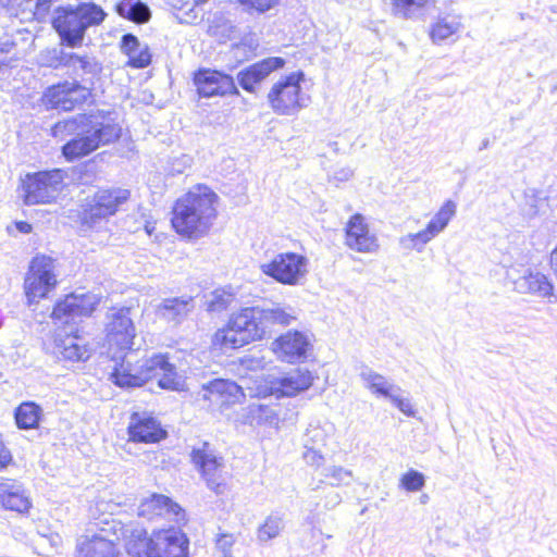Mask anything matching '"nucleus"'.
<instances>
[{"label":"nucleus","mask_w":557,"mask_h":557,"mask_svg":"<svg viewBox=\"0 0 557 557\" xmlns=\"http://www.w3.org/2000/svg\"><path fill=\"white\" fill-rule=\"evenodd\" d=\"M126 541L128 554L134 557H185L187 540L177 529L158 530L151 536L141 528L124 525L112 519L102 527H89L79 539L78 549L83 557H114L116 544Z\"/></svg>","instance_id":"1"},{"label":"nucleus","mask_w":557,"mask_h":557,"mask_svg":"<svg viewBox=\"0 0 557 557\" xmlns=\"http://www.w3.org/2000/svg\"><path fill=\"white\" fill-rule=\"evenodd\" d=\"M297 317V310L289 305L243 308L230 318L224 329L215 332L212 344L222 350L236 349L262 339L274 325H290Z\"/></svg>","instance_id":"2"},{"label":"nucleus","mask_w":557,"mask_h":557,"mask_svg":"<svg viewBox=\"0 0 557 557\" xmlns=\"http://www.w3.org/2000/svg\"><path fill=\"white\" fill-rule=\"evenodd\" d=\"M219 196L206 185H196L180 197L173 206L172 226L177 234L200 238L212 227Z\"/></svg>","instance_id":"3"},{"label":"nucleus","mask_w":557,"mask_h":557,"mask_svg":"<svg viewBox=\"0 0 557 557\" xmlns=\"http://www.w3.org/2000/svg\"><path fill=\"white\" fill-rule=\"evenodd\" d=\"M107 16L103 9L94 2L59 8L52 25L61 42L70 48L79 47L89 27L100 25Z\"/></svg>","instance_id":"4"},{"label":"nucleus","mask_w":557,"mask_h":557,"mask_svg":"<svg viewBox=\"0 0 557 557\" xmlns=\"http://www.w3.org/2000/svg\"><path fill=\"white\" fill-rule=\"evenodd\" d=\"M121 132V126L109 116L100 113L88 114L82 136L67 141L62 147V153L69 161L83 158L99 147L117 140Z\"/></svg>","instance_id":"5"},{"label":"nucleus","mask_w":557,"mask_h":557,"mask_svg":"<svg viewBox=\"0 0 557 557\" xmlns=\"http://www.w3.org/2000/svg\"><path fill=\"white\" fill-rule=\"evenodd\" d=\"M305 79L301 71L293 72L276 83L268 92V102L278 115H294L307 106L308 97L301 92L300 83Z\"/></svg>","instance_id":"6"},{"label":"nucleus","mask_w":557,"mask_h":557,"mask_svg":"<svg viewBox=\"0 0 557 557\" xmlns=\"http://www.w3.org/2000/svg\"><path fill=\"white\" fill-rule=\"evenodd\" d=\"M259 268L264 275L280 284L297 286L302 284L309 273V260L296 252H280Z\"/></svg>","instance_id":"7"},{"label":"nucleus","mask_w":557,"mask_h":557,"mask_svg":"<svg viewBox=\"0 0 557 557\" xmlns=\"http://www.w3.org/2000/svg\"><path fill=\"white\" fill-rule=\"evenodd\" d=\"M54 260L45 255H38L30 261L24 280V290L28 305L37 304L46 298L57 285Z\"/></svg>","instance_id":"8"},{"label":"nucleus","mask_w":557,"mask_h":557,"mask_svg":"<svg viewBox=\"0 0 557 557\" xmlns=\"http://www.w3.org/2000/svg\"><path fill=\"white\" fill-rule=\"evenodd\" d=\"M65 173L60 169L28 174L23 181V198L26 205L47 203L57 198L64 185Z\"/></svg>","instance_id":"9"},{"label":"nucleus","mask_w":557,"mask_h":557,"mask_svg":"<svg viewBox=\"0 0 557 557\" xmlns=\"http://www.w3.org/2000/svg\"><path fill=\"white\" fill-rule=\"evenodd\" d=\"M190 457L193 463L205 479L207 486L214 493L222 494L225 490L223 458L216 456L208 443H203L201 447L194 448Z\"/></svg>","instance_id":"10"},{"label":"nucleus","mask_w":557,"mask_h":557,"mask_svg":"<svg viewBox=\"0 0 557 557\" xmlns=\"http://www.w3.org/2000/svg\"><path fill=\"white\" fill-rule=\"evenodd\" d=\"M456 209L457 206L453 200L445 201L424 230L403 236L400 244L407 249L422 251L428 243L444 232L450 220L456 215Z\"/></svg>","instance_id":"11"},{"label":"nucleus","mask_w":557,"mask_h":557,"mask_svg":"<svg viewBox=\"0 0 557 557\" xmlns=\"http://www.w3.org/2000/svg\"><path fill=\"white\" fill-rule=\"evenodd\" d=\"M129 195L128 189L122 188L98 190L83 213V223L94 226L100 220L113 215L128 200Z\"/></svg>","instance_id":"12"},{"label":"nucleus","mask_w":557,"mask_h":557,"mask_svg":"<svg viewBox=\"0 0 557 557\" xmlns=\"http://www.w3.org/2000/svg\"><path fill=\"white\" fill-rule=\"evenodd\" d=\"M90 89L76 81H64L50 86L44 94V102L51 109L71 111L87 101Z\"/></svg>","instance_id":"13"},{"label":"nucleus","mask_w":557,"mask_h":557,"mask_svg":"<svg viewBox=\"0 0 557 557\" xmlns=\"http://www.w3.org/2000/svg\"><path fill=\"white\" fill-rule=\"evenodd\" d=\"M106 337L110 347L132 349L136 336L129 308L112 309L107 314Z\"/></svg>","instance_id":"14"},{"label":"nucleus","mask_w":557,"mask_h":557,"mask_svg":"<svg viewBox=\"0 0 557 557\" xmlns=\"http://www.w3.org/2000/svg\"><path fill=\"white\" fill-rule=\"evenodd\" d=\"M193 81L200 97L210 98L239 95L234 78L216 70L199 69L194 73Z\"/></svg>","instance_id":"15"},{"label":"nucleus","mask_w":557,"mask_h":557,"mask_svg":"<svg viewBox=\"0 0 557 557\" xmlns=\"http://www.w3.org/2000/svg\"><path fill=\"white\" fill-rule=\"evenodd\" d=\"M100 298L91 293H73L63 300L58 301L52 311V318L61 323L69 324L76 318L90 315Z\"/></svg>","instance_id":"16"},{"label":"nucleus","mask_w":557,"mask_h":557,"mask_svg":"<svg viewBox=\"0 0 557 557\" xmlns=\"http://www.w3.org/2000/svg\"><path fill=\"white\" fill-rule=\"evenodd\" d=\"M144 367L149 372V380L158 379V385L163 389L183 391L185 388V377L178 373L176 367L169 362L165 355H153L146 361Z\"/></svg>","instance_id":"17"},{"label":"nucleus","mask_w":557,"mask_h":557,"mask_svg":"<svg viewBox=\"0 0 557 557\" xmlns=\"http://www.w3.org/2000/svg\"><path fill=\"white\" fill-rule=\"evenodd\" d=\"M346 245L358 252H375L380 245L375 234L371 233L364 218L354 214L346 225Z\"/></svg>","instance_id":"18"},{"label":"nucleus","mask_w":557,"mask_h":557,"mask_svg":"<svg viewBox=\"0 0 557 557\" xmlns=\"http://www.w3.org/2000/svg\"><path fill=\"white\" fill-rule=\"evenodd\" d=\"M309 346L308 337L298 331H289L272 343V349L277 358L289 363L305 359Z\"/></svg>","instance_id":"19"},{"label":"nucleus","mask_w":557,"mask_h":557,"mask_svg":"<svg viewBox=\"0 0 557 557\" xmlns=\"http://www.w3.org/2000/svg\"><path fill=\"white\" fill-rule=\"evenodd\" d=\"M138 516L148 520L164 517L180 522L184 519L182 508L170 497L162 494H151L144 498L138 506Z\"/></svg>","instance_id":"20"},{"label":"nucleus","mask_w":557,"mask_h":557,"mask_svg":"<svg viewBox=\"0 0 557 557\" xmlns=\"http://www.w3.org/2000/svg\"><path fill=\"white\" fill-rule=\"evenodd\" d=\"M0 506L24 515L32 508V500L24 485L12 479L0 481Z\"/></svg>","instance_id":"21"},{"label":"nucleus","mask_w":557,"mask_h":557,"mask_svg":"<svg viewBox=\"0 0 557 557\" xmlns=\"http://www.w3.org/2000/svg\"><path fill=\"white\" fill-rule=\"evenodd\" d=\"M285 60L280 57L265 58L247 66L237 74V81L243 89L253 92L255 85L264 81L272 72L282 69Z\"/></svg>","instance_id":"22"},{"label":"nucleus","mask_w":557,"mask_h":557,"mask_svg":"<svg viewBox=\"0 0 557 557\" xmlns=\"http://www.w3.org/2000/svg\"><path fill=\"white\" fill-rule=\"evenodd\" d=\"M128 434L135 442L156 443L165 437L166 431L150 414L135 412L131 418Z\"/></svg>","instance_id":"23"},{"label":"nucleus","mask_w":557,"mask_h":557,"mask_svg":"<svg viewBox=\"0 0 557 557\" xmlns=\"http://www.w3.org/2000/svg\"><path fill=\"white\" fill-rule=\"evenodd\" d=\"M199 395L203 400L215 405L239 403L244 397L242 386L233 381L223 379H216L208 384H203Z\"/></svg>","instance_id":"24"},{"label":"nucleus","mask_w":557,"mask_h":557,"mask_svg":"<svg viewBox=\"0 0 557 557\" xmlns=\"http://www.w3.org/2000/svg\"><path fill=\"white\" fill-rule=\"evenodd\" d=\"M312 383V373L307 369L297 368L272 382L271 394H275L277 397H292L307 391Z\"/></svg>","instance_id":"25"},{"label":"nucleus","mask_w":557,"mask_h":557,"mask_svg":"<svg viewBox=\"0 0 557 557\" xmlns=\"http://www.w3.org/2000/svg\"><path fill=\"white\" fill-rule=\"evenodd\" d=\"M54 355L70 361H81L88 358V350L83 339L72 331L60 330L54 336Z\"/></svg>","instance_id":"26"},{"label":"nucleus","mask_w":557,"mask_h":557,"mask_svg":"<svg viewBox=\"0 0 557 557\" xmlns=\"http://www.w3.org/2000/svg\"><path fill=\"white\" fill-rule=\"evenodd\" d=\"M54 355L70 361H81L88 358V350L83 339L72 331L60 330L54 336Z\"/></svg>","instance_id":"27"},{"label":"nucleus","mask_w":557,"mask_h":557,"mask_svg":"<svg viewBox=\"0 0 557 557\" xmlns=\"http://www.w3.org/2000/svg\"><path fill=\"white\" fill-rule=\"evenodd\" d=\"M195 304L191 296H182L164 299L157 307V314L168 322L181 323L194 310Z\"/></svg>","instance_id":"28"},{"label":"nucleus","mask_w":557,"mask_h":557,"mask_svg":"<svg viewBox=\"0 0 557 557\" xmlns=\"http://www.w3.org/2000/svg\"><path fill=\"white\" fill-rule=\"evenodd\" d=\"M149 372L144 363L133 368L131 363L123 360L111 373L114 384L121 387H137L149 381Z\"/></svg>","instance_id":"29"},{"label":"nucleus","mask_w":557,"mask_h":557,"mask_svg":"<svg viewBox=\"0 0 557 557\" xmlns=\"http://www.w3.org/2000/svg\"><path fill=\"white\" fill-rule=\"evenodd\" d=\"M515 289L521 294H536L547 297L553 294V285L547 277L540 272L529 271L513 282Z\"/></svg>","instance_id":"30"},{"label":"nucleus","mask_w":557,"mask_h":557,"mask_svg":"<svg viewBox=\"0 0 557 557\" xmlns=\"http://www.w3.org/2000/svg\"><path fill=\"white\" fill-rule=\"evenodd\" d=\"M67 69L78 77L82 82L92 84V81L98 76L102 70L101 64L95 57L89 54H77L71 52Z\"/></svg>","instance_id":"31"},{"label":"nucleus","mask_w":557,"mask_h":557,"mask_svg":"<svg viewBox=\"0 0 557 557\" xmlns=\"http://www.w3.org/2000/svg\"><path fill=\"white\" fill-rule=\"evenodd\" d=\"M462 28L461 16L456 14H446L438 16L431 25L430 37L437 44L457 35Z\"/></svg>","instance_id":"32"},{"label":"nucleus","mask_w":557,"mask_h":557,"mask_svg":"<svg viewBox=\"0 0 557 557\" xmlns=\"http://www.w3.org/2000/svg\"><path fill=\"white\" fill-rule=\"evenodd\" d=\"M359 375H360V379L362 380L364 386L372 394L380 395V396L387 398L388 396H392L393 392L400 391L399 386H396V385L389 383L388 380L384 375L373 371L369 367H362Z\"/></svg>","instance_id":"33"},{"label":"nucleus","mask_w":557,"mask_h":557,"mask_svg":"<svg viewBox=\"0 0 557 557\" xmlns=\"http://www.w3.org/2000/svg\"><path fill=\"white\" fill-rule=\"evenodd\" d=\"M115 12L135 23H146L151 15L148 5L140 0H120L115 4Z\"/></svg>","instance_id":"34"},{"label":"nucleus","mask_w":557,"mask_h":557,"mask_svg":"<svg viewBox=\"0 0 557 557\" xmlns=\"http://www.w3.org/2000/svg\"><path fill=\"white\" fill-rule=\"evenodd\" d=\"M433 3L434 0H391V12L398 18L411 20Z\"/></svg>","instance_id":"35"},{"label":"nucleus","mask_w":557,"mask_h":557,"mask_svg":"<svg viewBox=\"0 0 557 557\" xmlns=\"http://www.w3.org/2000/svg\"><path fill=\"white\" fill-rule=\"evenodd\" d=\"M122 51L129 58V64L134 67H145L151 61V55L148 50H140L139 54H135L140 48L138 38L132 34H126L122 37Z\"/></svg>","instance_id":"36"},{"label":"nucleus","mask_w":557,"mask_h":557,"mask_svg":"<svg viewBox=\"0 0 557 557\" xmlns=\"http://www.w3.org/2000/svg\"><path fill=\"white\" fill-rule=\"evenodd\" d=\"M41 413L42 410L37 404L33 401L23 403L14 413L16 425L24 430L35 429L39 424Z\"/></svg>","instance_id":"37"},{"label":"nucleus","mask_w":557,"mask_h":557,"mask_svg":"<svg viewBox=\"0 0 557 557\" xmlns=\"http://www.w3.org/2000/svg\"><path fill=\"white\" fill-rule=\"evenodd\" d=\"M87 121V114H77L75 116L59 121L52 127L53 137L64 139L66 136L76 135L75 137L82 136L85 124Z\"/></svg>","instance_id":"38"},{"label":"nucleus","mask_w":557,"mask_h":557,"mask_svg":"<svg viewBox=\"0 0 557 557\" xmlns=\"http://www.w3.org/2000/svg\"><path fill=\"white\" fill-rule=\"evenodd\" d=\"M285 523L281 516L270 515L257 530V539L261 543L269 542L280 535Z\"/></svg>","instance_id":"39"},{"label":"nucleus","mask_w":557,"mask_h":557,"mask_svg":"<svg viewBox=\"0 0 557 557\" xmlns=\"http://www.w3.org/2000/svg\"><path fill=\"white\" fill-rule=\"evenodd\" d=\"M280 408L270 407L267 405H259L256 408L251 409L252 419L258 424H265L274 428H278L281 418H280Z\"/></svg>","instance_id":"40"},{"label":"nucleus","mask_w":557,"mask_h":557,"mask_svg":"<svg viewBox=\"0 0 557 557\" xmlns=\"http://www.w3.org/2000/svg\"><path fill=\"white\" fill-rule=\"evenodd\" d=\"M16 47L17 42L13 36H4L0 38V69L21 59V53L17 51Z\"/></svg>","instance_id":"41"},{"label":"nucleus","mask_w":557,"mask_h":557,"mask_svg":"<svg viewBox=\"0 0 557 557\" xmlns=\"http://www.w3.org/2000/svg\"><path fill=\"white\" fill-rule=\"evenodd\" d=\"M71 52L62 48H51L45 50L40 58L41 63L52 69L67 67Z\"/></svg>","instance_id":"42"},{"label":"nucleus","mask_w":557,"mask_h":557,"mask_svg":"<svg viewBox=\"0 0 557 557\" xmlns=\"http://www.w3.org/2000/svg\"><path fill=\"white\" fill-rule=\"evenodd\" d=\"M326 431L319 425H310L302 437L304 447L323 448L326 445Z\"/></svg>","instance_id":"43"},{"label":"nucleus","mask_w":557,"mask_h":557,"mask_svg":"<svg viewBox=\"0 0 557 557\" xmlns=\"http://www.w3.org/2000/svg\"><path fill=\"white\" fill-rule=\"evenodd\" d=\"M236 3L242 5L244 10L249 13L263 14L274 7H276L280 0H234Z\"/></svg>","instance_id":"44"},{"label":"nucleus","mask_w":557,"mask_h":557,"mask_svg":"<svg viewBox=\"0 0 557 557\" xmlns=\"http://www.w3.org/2000/svg\"><path fill=\"white\" fill-rule=\"evenodd\" d=\"M324 476L331 479V485L339 486L349 484L352 479V472L341 466H332L325 469Z\"/></svg>","instance_id":"45"},{"label":"nucleus","mask_w":557,"mask_h":557,"mask_svg":"<svg viewBox=\"0 0 557 557\" xmlns=\"http://www.w3.org/2000/svg\"><path fill=\"white\" fill-rule=\"evenodd\" d=\"M425 484L424 475L416 470L406 472L400 479V485L408 492L420 491Z\"/></svg>","instance_id":"46"},{"label":"nucleus","mask_w":557,"mask_h":557,"mask_svg":"<svg viewBox=\"0 0 557 557\" xmlns=\"http://www.w3.org/2000/svg\"><path fill=\"white\" fill-rule=\"evenodd\" d=\"M53 0H23L18 5H23V11H29L37 18L44 17Z\"/></svg>","instance_id":"47"},{"label":"nucleus","mask_w":557,"mask_h":557,"mask_svg":"<svg viewBox=\"0 0 557 557\" xmlns=\"http://www.w3.org/2000/svg\"><path fill=\"white\" fill-rule=\"evenodd\" d=\"M302 459L308 466L313 468H320L325 461L322 448L313 447H304Z\"/></svg>","instance_id":"48"},{"label":"nucleus","mask_w":557,"mask_h":557,"mask_svg":"<svg viewBox=\"0 0 557 557\" xmlns=\"http://www.w3.org/2000/svg\"><path fill=\"white\" fill-rule=\"evenodd\" d=\"M233 300V296L225 292H215L212 295V299L209 301V310L211 311H221L226 309L231 301Z\"/></svg>","instance_id":"49"},{"label":"nucleus","mask_w":557,"mask_h":557,"mask_svg":"<svg viewBox=\"0 0 557 557\" xmlns=\"http://www.w3.org/2000/svg\"><path fill=\"white\" fill-rule=\"evenodd\" d=\"M395 407H397L407 417H414L416 411L412 408L411 401L408 398H403L398 392H393L392 396L387 397Z\"/></svg>","instance_id":"50"},{"label":"nucleus","mask_w":557,"mask_h":557,"mask_svg":"<svg viewBox=\"0 0 557 557\" xmlns=\"http://www.w3.org/2000/svg\"><path fill=\"white\" fill-rule=\"evenodd\" d=\"M242 366L247 370L259 371L265 368L267 361L263 356L247 355L242 359Z\"/></svg>","instance_id":"51"},{"label":"nucleus","mask_w":557,"mask_h":557,"mask_svg":"<svg viewBox=\"0 0 557 557\" xmlns=\"http://www.w3.org/2000/svg\"><path fill=\"white\" fill-rule=\"evenodd\" d=\"M235 543V539L232 534H222L216 541V546L222 550L223 557H227L232 546Z\"/></svg>","instance_id":"52"},{"label":"nucleus","mask_w":557,"mask_h":557,"mask_svg":"<svg viewBox=\"0 0 557 557\" xmlns=\"http://www.w3.org/2000/svg\"><path fill=\"white\" fill-rule=\"evenodd\" d=\"M352 170L349 168H343L334 173L333 180L336 182H346L352 176Z\"/></svg>","instance_id":"53"},{"label":"nucleus","mask_w":557,"mask_h":557,"mask_svg":"<svg viewBox=\"0 0 557 557\" xmlns=\"http://www.w3.org/2000/svg\"><path fill=\"white\" fill-rule=\"evenodd\" d=\"M15 226L21 233H24V234H27L32 231V225L24 221L16 222Z\"/></svg>","instance_id":"54"},{"label":"nucleus","mask_w":557,"mask_h":557,"mask_svg":"<svg viewBox=\"0 0 557 557\" xmlns=\"http://www.w3.org/2000/svg\"><path fill=\"white\" fill-rule=\"evenodd\" d=\"M16 0H0V5L7 9H13Z\"/></svg>","instance_id":"55"},{"label":"nucleus","mask_w":557,"mask_h":557,"mask_svg":"<svg viewBox=\"0 0 557 557\" xmlns=\"http://www.w3.org/2000/svg\"><path fill=\"white\" fill-rule=\"evenodd\" d=\"M140 50H148V48H147V46H141V45H140L139 50H138V51H136V53H135V54H139V51H140Z\"/></svg>","instance_id":"56"},{"label":"nucleus","mask_w":557,"mask_h":557,"mask_svg":"<svg viewBox=\"0 0 557 557\" xmlns=\"http://www.w3.org/2000/svg\"><path fill=\"white\" fill-rule=\"evenodd\" d=\"M428 498H429L428 495H422L421 503H423V504L426 503Z\"/></svg>","instance_id":"57"},{"label":"nucleus","mask_w":557,"mask_h":557,"mask_svg":"<svg viewBox=\"0 0 557 557\" xmlns=\"http://www.w3.org/2000/svg\"><path fill=\"white\" fill-rule=\"evenodd\" d=\"M488 146V140H484L483 144H482V147L481 149H484Z\"/></svg>","instance_id":"58"},{"label":"nucleus","mask_w":557,"mask_h":557,"mask_svg":"<svg viewBox=\"0 0 557 557\" xmlns=\"http://www.w3.org/2000/svg\"><path fill=\"white\" fill-rule=\"evenodd\" d=\"M337 503H339V496L336 494L334 497V504H337Z\"/></svg>","instance_id":"59"},{"label":"nucleus","mask_w":557,"mask_h":557,"mask_svg":"<svg viewBox=\"0 0 557 557\" xmlns=\"http://www.w3.org/2000/svg\"><path fill=\"white\" fill-rule=\"evenodd\" d=\"M146 231H147L148 234H151V232H152L151 228L148 225H146Z\"/></svg>","instance_id":"60"}]
</instances>
